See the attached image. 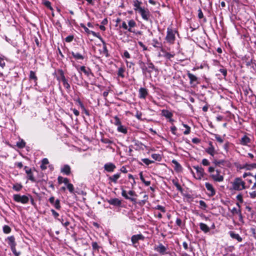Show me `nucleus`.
Wrapping results in <instances>:
<instances>
[{
    "label": "nucleus",
    "instance_id": "49",
    "mask_svg": "<svg viewBox=\"0 0 256 256\" xmlns=\"http://www.w3.org/2000/svg\"><path fill=\"white\" fill-rule=\"evenodd\" d=\"M200 208L202 210H206L207 208V205L206 204V202L203 200H200Z\"/></svg>",
    "mask_w": 256,
    "mask_h": 256
},
{
    "label": "nucleus",
    "instance_id": "64",
    "mask_svg": "<svg viewBox=\"0 0 256 256\" xmlns=\"http://www.w3.org/2000/svg\"><path fill=\"white\" fill-rule=\"evenodd\" d=\"M250 197L252 198H256V191H252L250 193Z\"/></svg>",
    "mask_w": 256,
    "mask_h": 256
},
{
    "label": "nucleus",
    "instance_id": "59",
    "mask_svg": "<svg viewBox=\"0 0 256 256\" xmlns=\"http://www.w3.org/2000/svg\"><path fill=\"white\" fill-rule=\"evenodd\" d=\"M81 109L82 112L84 113L88 116H90L89 112L86 108L84 106H82Z\"/></svg>",
    "mask_w": 256,
    "mask_h": 256
},
{
    "label": "nucleus",
    "instance_id": "51",
    "mask_svg": "<svg viewBox=\"0 0 256 256\" xmlns=\"http://www.w3.org/2000/svg\"><path fill=\"white\" fill-rule=\"evenodd\" d=\"M92 246L93 250H98L99 248H100V246L98 245V244L96 242H92Z\"/></svg>",
    "mask_w": 256,
    "mask_h": 256
},
{
    "label": "nucleus",
    "instance_id": "11",
    "mask_svg": "<svg viewBox=\"0 0 256 256\" xmlns=\"http://www.w3.org/2000/svg\"><path fill=\"white\" fill-rule=\"evenodd\" d=\"M26 173L27 174L28 178L32 182H36V180L33 176L31 168H28L27 166L24 167Z\"/></svg>",
    "mask_w": 256,
    "mask_h": 256
},
{
    "label": "nucleus",
    "instance_id": "4",
    "mask_svg": "<svg viewBox=\"0 0 256 256\" xmlns=\"http://www.w3.org/2000/svg\"><path fill=\"white\" fill-rule=\"evenodd\" d=\"M212 180L217 182H222L224 180V174H221L220 171L216 170L212 175H210Z\"/></svg>",
    "mask_w": 256,
    "mask_h": 256
},
{
    "label": "nucleus",
    "instance_id": "62",
    "mask_svg": "<svg viewBox=\"0 0 256 256\" xmlns=\"http://www.w3.org/2000/svg\"><path fill=\"white\" fill-rule=\"evenodd\" d=\"M81 26L86 33L90 34V32H91V30L86 28L84 24H81Z\"/></svg>",
    "mask_w": 256,
    "mask_h": 256
},
{
    "label": "nucleus",
    "instance_id": "15",
    "mask_svg": "<svg viewBox=\"0 0 256 256\" xmlns=\"http://www.w3.org/2000/svg\"><path fill=\"white\" fill-rule=\"evenodd\" d=\"M236 205L238 206V208H233L231 210V212L234 215L238 214L240 218L242 219V214L241 213L240 205L238 203H237Z\"/></svg>",
    "mask_w": 256,
    "mask_h": 256
},
{
    "label": "nucleus",
    "instance_id": "2",
    "mask_svg": "<svg viewBox=\"0 0 256 256\" xmlns=\"http://www.w3.org/2000/svg\"><path fill=\"white\" fill-rule=\"evenodd\" d=\"M13 200L17 202H20L22 204H26L29 201V197L26 195L21 196L18 194L13 195Z\"/></svg>",
    "mask_w": 256,
    "mask_h": 256
},
{
    "label": "nucleus",
    "instance_id": "43",
    "mask_svg": "<svg viewBox=\"0 0 256 256\" xmlns=\"http://www.w3.org/2000/svg\"><path fill=\"white\" fill-rule=\"evenodd\" d=\"M58 72L60 76L57 77V80H58V81H60V80L62 81V76H64V71L61 69H59L58 70Z\"/></svg>",
    "mask_w": 256,
    "mask_h": 256
},
{
    "label": "nucleus",
    "instance_id": "5",
    "mask_svg": "<svg viewBox=\"0 0 256 256\" xmlns=\"http://www.w3.org/2000/svg\"><path fill=\"white\" fill-rule=\"evenodd\" d=\"M194 168L196 170V172L194 174V178L198 180H201L204 176V170L198 166H194Z\"/></svg>",
    "mask_w": 256,
    "mask_h": 256
},
{
    "label": "nucleus",
    "instance_id": "7",
    "mask_svg": "<svg viewBox=\"0 0 256 256\" xmlns=\"http://www.w3.org/2000/svg\"><path fill=\"white\" fill-rule=\"evenodd\" d=\"M179 131L181 134L186 135L190 133V128L187 124L182 123L179 125Z\"/></svg>",
    "mask_w": 256,
    "mask_h": 256
},
{
    "label": "nucleus",
    "instance_id": "32",
    "mask_svg": "<svg viewBox=\"0 0 256 256\" xmlns=\"http://www.w3.org/2000/svg\"><path fill=\"white\" fill-rule=\"evenodd\" d=\"M230 236L232 238L236 239L238 242H240L242 241V238L238 234H235L232 232H230Z\"/></svg>",
    "mask_w": 256,
    "mask_h": 256
},
{
    "label": "nucleus",
    "instance_id": "18",
    "mask_svg": "<svg viewBox=\"0 0 256 256\" xmlns=\"http://www.w3.org/2000/svg\"><path fill=\"white\" fill-rule=\"evenodd\" d=\"M108 202L110 205H112L114 206H120L122 204L121 200L118 199V198H111L108 200Z\"/></svg>",
    "mask_w": 256,
    "mask_h": 256
},
{
    "label": "nucleus",
    "instance_id": "41",
    "mask_svg": "<svg viewBox=\"0 0 256 256\" xmlns=\"http://www.w3.org/2000/svg\"><path fill=\"white\" fill-rule=\"evenodd\" d=\"M152 157L153 159L157 161H160L162 160L161 155L158 154H152Z\"/></svg>",
    "mask_w": 256,
    "mask_h": 256
},
{
    "label": "nucleus",
    "instance_id": "6",
    "mask_svg": "<svg viewBox=\"0 0 256 256\" xmlns=\"http://www.w3.org/2000/svg\"><path fill=\"white\" fill-rule=\"evenodd\" d=\"M138 12L140 14L142 18L144 20L148 21L150 20V14L149 10L148 8H140V10H139Z\"/></svg>",
    "mask_w": 256,
    "mask_h": 256
},
{
    "label": "nucleus",
    "instance_id": "17",
    "mask_svg": "<svg viewBox=\"0 0 256 256\" xmlns=\"http://www.w3.org/2000/svg\"><path fill=\"white\" fill-rule=\"evenodd\" d=\"M120 174L117 173L112 176H109L108 178V180L109 181V183L114 182V184H116L118 182V180L120 178Z\"/></svg>",
    "mask_w": 256,
    "mask_h": 256
},
{
    "label": "nucleus",
    "instance_id": "33",
    "mask_svg": "<svg viewBox=\"0 0 256 256\" xmlns=\"http://www.w3.org/2000/svg\"><path fill=\"white\" fill-rule=\"evenodd\" d=\"M200 229L203 231L204 232H208L210 231V228H208V226L205 224L204 223H200Z\"/></svg>",
    "mask_w": 256,
    "mask_h": 256
},
{
    "label": "nucleus",
    "instance_id": "22",
    "mask_svg": "<svg viewBox=\"0 0 256 256\" xmlns=\"http://www.w3.org/2000/svg\"><path fill=\"white\" fill-rule=\"evenodd\" d=\"M138 63L142 71L143 74H145L146 72L149 73L152 72L151 70H148V68L146 66L144 62L140 60L138 61Z\"/></svg>",
    "mask_w": 256,
    "mask_h": 256
},
{
    "label": "nucleus",
    "instance_id": "39",
    "mask_svg": "<svg viewBox=\"0 0 256 256\" xmlns=\"http://www.w3.org/2000/svg\"><path fill=\"white\" fill-rule=\"evenodd\" d=\"M22 188V186L20 184H16L13 185L12 189L16 192L20 191Z\"/></svg>",
    "mask_w": 256,
    "mask_h": 256
},
{
    "label": "nucleus",
    "instance_id": "12",
    "mask_svg": "<svg viewBox=\"0 0 256 256\" xmlns=\"http://www.w3.org/2000/svg\"><path fill=\"white\" fill-rule=\"evenodd\" d=\"M104 168L108 172H112L116 168V166L112 162H108L104 165Z\"/></svg>",
    "mask_w": 256,
    "mask_h": 256
},
{
    "label": "nucleus",
    "instance_id": "45",
    "mask_svg": "<svg viewBox=\"0 0 256 256\" xmlns=\"http://www.w3.org/2000/svg\"><path fill=\"white\" fill-rule=\"evenodd\" d=\"M114 122H113L114 124L116 126H118L120 124H122V122L120 120V118H118V116H115L114 118Z\"/></svg>",
    "mask_w": 256,
    "mask_h": 256
},
{
    "label": "nucleus",
    "instance_id": "30",
    "mask_svg": "<svg viewBox=\"0 0 256 256\" xmlns=\"http://www.w3.org/2000/svg\"><path fill=\"white\" fill-rule=\"evenodd\" d=\"M162 114L163 116H165L166 118H170V121H174L170 119L171 117L172 116V113L168 110H162Z\"/></svg>",
    "mask_w": 256,
    "mask_h": 256
},
{
    "label": "nucleus",
    "instance_id": "31",
    "mask_svg": "<svg viewBox=\"0 0 256 256\" xmlns=\"http://www.w3.org/2000/svg\"><path fill=\"white\" fill-rule=\"evenodd\" d=\"M128 24L129 28H128V30L129 32H134L132 30V28L136 26V23L134 20H130L128 22Z\"/></svg>",
    "mask_w": 256,
    "mask_h": 256
},
{
    "label": "nucleus",
    "instance_id": "28",
    "mask_svg": "<svg viewBox=\"0 0 256 256\" xmlns=\"http://www.w3.org/2000/svg\"><path fill=\"white\" fill-rule=\"evenodd\" d=\"M250 142V139L246 136H244L240 140V144L244 146H246Z\"/></svg>",
    "mask_w": 256,
    "mask_h": 256
},
{
    "label": "nucleus",
    "instance_id": "40",
    "mask_svg": "<svg viewBox=\"0 0 256 256\" xmlns=\"http://www.w3.org/2000/svg\"><path fill=\"white\" fill-rule=\"evenodd\" d=\"M25 146L26 142L23 140H21L20 141L16 142V146L20 148H24Z\"/></svg>",
    "mask_w": 256,
    "mask_h": 256
},
{
    "label": "nucleus",
    "instance_id": "19",
    "mask_svg": "<svg viewBox=\"0 0 256 256\" xmlns=\"http://www.w3.org/2000/svg\"><path fill=\"white\" fill-rule=\"evenodd\" d=\"M188 76L190 80V83L191 84L195 86L198 84V78L196 76L190 72L188 74Z\"/></svg>",
    "mask_w": 256,
    "mask_h": 256
},
{
    "label": "nucleus",
    "instance_id": "48",
    "mask_svg": "<svg viewBox=\"0 0 256 256\" xmlns=\"http://www.w3.org/2000/svg\"><path fill=\"white\" fill-rule=\"evenodd\" d=\"M100 141L106 144H112L113 142L112 140L106 138H102Z\"/></svg>",
    "mask_w": 256,
    "mask_h": 256
},
{
    "label": "nucleus",
    "instance_id": "10",
    "mask_svg": "<svg viewBox=\"0 0 256 256\" xmlns=\"http://www.w3.org/2000/svg\"><path fill=\"white\" fill-rule=\"evenodd\" d=\"M48 201L56 210L60 208V200L58 199L54 200V196H51L49 198Z\"/></svg>",
    "mask_w": 256,
    "mask_h": 256
},
{
    "label": "nucleus",
    "instance_id": "16",
    "mask_svg": "<svg viewBox=\"0 0 256 256\" xmlns=\"http://www.w3.org/2000/svg\"><path fill=\"white\" fill-rule=\"evenodd\" d=\"M205 186L206 190L208 191V195L214 196L216 194V191L212 185L209 182H206Z\"/></svg>",
    "mask_w": 256,
    "mask_h": 256
},
{
    "label": "nucleus",
    "instance_id": "27",
    "mask_svg": "<svg viewBox=\"0 0 256 256\" xmlns=\"http://www.w3.org/2000/svg\"><path fill=\"white\" fill-rule=\"evenodd\" d=\"M29 79L30 80H33L35 83V85L37 84L38 78L36 76V73L32 70H30V72Z\"/></svg>",
    "mask_w": 256,
    "mask_h": 256
},
{
    "label": "nucleus",
    "instance_id": "23",
    "mask_svg": "<svg viewBox=\"0 0 256 256\" xmlns=\"http://www.w3.org/2000/svg\"><path fill=\"white\" fill-rule=\"evenodd\" d=\"M148 92L146 88H141L139 89V97L141 98H145Z\"/></svg>",
    "mask_w": 256,
    "mask_h": 256
},
{
    "label": "nucleus",
    "instance_id": "1",
    "mask_svg": "<svg viewBox=\"0 0 256 256\" xmlns=\"http://www.w3.org/2000/svg\"><path fill=\"white\" fill-rule=\"evenodd\" d=\"M233 190L240 191L246 188L245 182L240 178H236L231 182Z\"/></svg>",
    "mask_w": 256,
    "mask_h": 256
},
{
    "label": "nucleus",
    "instance_id": "47",
    "mask_svg": "<svg viewBox=\"0 0 256 256\" xmlns=\"http://www.w3.org/2000/svg\"><path fill=\"white\" fill-rule=\"evenodd\" d=\"M142 161L146 166H148L149 164L154 162L153 160H151L146 158L142 159Z\"/></svg>",
    "mask_w": 256,
    "mask_h": 256
},
{
    "label": "nucleus",
    "instance_id": "55",
    "mask_svg": "<svg viewBox=\"0 0 256 256\" xmlns=\"http://www.w3.org/2000/svg\"><path fill=\"white\" fill-rule=\"evenodd\" d=\"M52 216L55 218H58V216H59L58 213L55 210L52 209L50 210Z\"/></svg>",
    "mask_w": 256,
    "mask_h": 256
},
{
    "label": "nucleus",
    "instance_id": "63",
    "mask_svg": "<svg viewBox=\"0 0 256 256\" xmlns=\"http://www.w3.org/2000/svg\"><path fill=\"white\" fill-rule=\"evenodd\" d=\"M76 102L78 104V106L80 107V108L84 106L80 98H78L77 100H76Z\"/></svg>",
    "mask_w": 256,
    "mask_h": 256
},
{
    "label": "nucleus",
    "instance_id": "8",
    "mask_svg": "<svg viewBox=\"0 0 256 256\" xmlns=\"http://www.w3.org/2000/svg\"><path fill=\"white\" fill-rule=\"evenodd\" d=\"M83 52L72 51L70 53L72 54L73 58L76 60H83L84 58V48H82Z\"/></svg>",
    "mask_w": 256,
    "mask_h": 256
},
{
    "label": "nucleus",
    "instance_id": "42",
    "mask_svg": "<svg viewBox=\"0 0 256 256\" xmlns=\"http://www.w3.org/2000/svg\"><path fill=\"white\" fill-rule=\"evenodd\" d=\"M3 232L4 234H8L11 232V228L8 225H4L2 228Z\"/></svg>",
    "mask_w": 256,
    "mask_h": 256
},
{
    "label": "nucleus",
    "instance_id": "26",
    "mask_svg": "<svg viewBox=\"0 0 256 256\" xmlns=\"http://www.w3.org/2000/svg\"><path fill=\"white\" fill-rule=\"evenodd\" d=\"M100 38L101 40V41L102 43V45H103L102 52L105 55V56L108 58L109 56V54L108 52V50L106 48V42L102 40V38Z\"/></svg>",
    "mask_w": 256,
    "mask_h": 256
},
{
    "label": "nucleus",
    "instance_id": "50",
    "mask_svg": "<svg viewBox=\"0 0 256 256\" xmlns=\"http://www.w3.org/2000/svg\"><path fill=\"white\" fill-rule=\"evenodd\" d=\"M67 188L70 193L73 194L74 192V187L72 184H69L67 186Z\"/></svg>",
    "mask_w": 256,
    "mask_h": 256
},
{
    "label": "nucleus",
    "instance_id": "14",
    "mask_svg": "<svg viewBox=\"0 0 256 256\" xmlns=\"http://www.w3.org/2000/svg\"><path fill=\"white\" fill-rule=\"evenodd\" d=\"M144 236L142 234L133 235L131 238V241L133 244H136L139 240H144Z\"/></svg>",
    "mask_w": 256,
    "mask_h": 256
},
{
    "label": "nucleus",
    "instance_id": "44",
    "mask_svg": "<svg viewBox=\"0 0 256 256\" xmlns=\"http://www.w3.org/2000/svg\"><path fill=\"white\" fill-rule=\"evenodd\" d=\"M152 44L153 46L155 48H160L162 46V44L159 42L158 40L155 39L152 40Z\"/></svg>",
    "mask_w": 256,
    "mask_h": 256
},
{
    "label": "nucleus",
    "instance_id": "46",
    "mask_svg": "<svg viewBox=\"0 0 256 256\" xmlns=\"http://www.w3.org/2000/svg\"><path fill=\"white\" fill-rule=\"evenodd\" d=\"M16 246H11L10 248L11 250L12 251V253L14 254L15 256H19L20 254V252H18L16 251Z\"/></svg>",
    "mask_w": 256,
    "mask_h": 256
},
{
    "label": "nucleus",
    "instance_id": "52",
    "mask_svg": "<svg viewBox=\"0 0 256 256\" xmlns=\"http://www.w3.org/2000/svg\"><path fill=\"white\" fill-rule=\"evenodd\" d=\"M155 209L160 210V212H166L164 207L163 206H160V205L156 206L155 207Z\"/></svg>",
    "mask_w": 256,
    "mask_h": 256
},
{
    "label": "nucleus",
    "instance_id": "60",
    "mask_svg": "<svg viewBox=\"0 0 256 256\" xmlns=\"http://www.w3.org/2000/svg\"><path fill=\"white\" fill-rule=\"evenodd\" d=\"M198 17L199 18H204V14L200 8L198 10Z\"/></svg>",
    "mask_w": 256,
    "mask_h": 256
},
{
    "label": "nucleus",
    "instance_id": "25",
    "mask_svg": "<svg viewBox=\"0 0 256 256\" xmlns=\"http://www.w3.org/2000/svg\"><path fill=\"white\" fill-rule=\"evenodd\" d=\"M142 4L141 2H140L138 0H134V10L136 12H138L140 10V8H142L140 6V4Z\"/></svg>",
    "mask_w": 256,
    "mask_h": 256
},
{
    "label": "nucleus",
    "instance_id": "29",
    "mask_svg": "<svg viewBox=\"0 0 256 256\" xmlns=\"http://www.w3.org/2000/svg\"><path fill=\"white\" fill-rule=\"evenodd\" d=\"M209 147L207 148L206 151L210 155L213 156L215 154V150L214 147L212 146L211 142L209 143Z\"/></svg>",
    "mask_w": 256,
    "mask_h": 256
},
{
    "label": "nucleus",
    "instance_id": "9",
    "mask_svg": "<svg viewBox=\"0 0 256 256\" xmlns=\"http://www.w3.org/2000/svg\"><path fill=\"white\" fill-rule=\"evenodd\" d=\"M154 250L162 255H164L168 253L166 252L167 249L166 247L162 244H160L158 245H156L154 246Z\"/></svg>",
    "mask_w": 256,
    "mask_h": 256
},
{
    "label": "nucleus",
    "instance_id": "58",
    "mask_svg": "<svg viewBox=\"0 0 256 256\" xmlns=\"http://www.w3.org/2000/svg\"><path fill=\"white\" fill-rule=\"evenodd\" d=\"M138 44L139 46L142 48L144 50H148L147 47L142 42H138Z\"/></svg>",
    "mask_w": 256,
    "mask_h": 256
},
{
    "label": "nucleus",
    "instance_id": "24",
    "mask_svg": "<svg viewBox=\"0 0 256 256\" xmlns=\"http://www.w3.org/2000/svg\"><path fill=\"white\" fill-rule=\"evenodd\" d=\"M62 84L65 88L67 92H69L70 90V86L69 83L68 82V80L66 79L64 76H62Z\"/></svg>",
    "mask_w": 256,
    "mask_h": 256
},
{
    "label": "nucleus",
    "instance_id": "54",
    "mask_svg": "<svg viewBox=\"0 0 256 256\" xmlns=\"http://www.w3.org/2000/svg\"><path fill=\"white\" fill-rule=\"evenodd\" d=\"M74 36L72 35H70L66 38L65 40L67 42H70L74 40Z\"/></svg>",
    "mask_w": 256,
    "mask_h": 256
},
{
    "label": "nucleus",
    "instance_id": "35",
    "mask_svg": "<svg viewBox=\"0 0 256 256\" xmlns=\"http://www.w3.org/2000/svg\"><path fill=\"white\" fill-rule=\"evenodd\" d=\"M117 130L118 132L126 134L128 132L127 128L122 126V124L118 126Z\"/></svg>",
    "mask_w": 256,
    "mask_h": 256
},
{
    "label": "nucleus",
    "instance_id": "57",
    "mask_svg": "<svg viewBox=\"0 0 256 256\" xmlns=\"http://www.w3.org/2000/svg\"><path fill=\"white\" fill-rule=\"evenodd\" d=\"M5 66L6 63L4 62V59L0 57V66H1L2 68H4Z\"/></svg>",
    "mask_w": 256,
    "mask_h": 256
},
{
    "label": "nucleus",
    "instance_id": "3",
    "mask_svg": "<svg viewBox=\"0 0 256 256\" xmlns=\"http://www.w3.org/2000/svg\"><path fill=\"white\" fill-rule=\"evenodd\" d=\"M176 31L168 27L167 28V34L166 36V40L167 42L170 44H174L175 40V33Z\"/></svg>",
    "mask_w": 256,
    "mask_h": 256
},
{
    "label": "nucleus",
    "instance_id": "20",
    "mask_svg": "<svg viewBox=\"0 0 256 256\" xmlns=\"http://www.w3.org/2000/svg\"><path fill=\"white\" fill-rule=\"evenodd\" d=\"M6 240L8 241V244L10 247L16 246L15 238L13 236H8Z\"/></svg>",
    "mask_w": 256,
    "mask_h": 256
},
{
    "label": "nucleus",
    "instance_id": "36",
    "mask_svg": "<svg viewBox=\"0 0 256 256\" xmlns=\"http://www.w3.org/2000/svg\"><path fill=\"white\" fill-rule=\"evenodd\" d=\"M125 72V68L124 66L120 68L118 71V76L119 77L124 78V72Z\"/></svg>",
    "mask_w": 256,
    "mask_h": 256
},
{
    "label": "nucleus",
    "instance_id": "56",
    "mask_svg": "<svg viewBox=\"0 0 256 256\" xmlns=\"http://www.w3.org/2000/svg\"><path fill=\"white\" fill-rule=\"evenodd\" d=\"M174 54H171L168 53V52H166L165 54V57L166 58L169 59V60H170L171 58H174Z\"/></svg>",
    "mask_w": 256,
    "mask_h": 256
},
{
    "label": "nucleus",
    "instance_id": "37",
    "mask_svg": "<svg viewBox=\"0 0 256 256\" xmlns=\"http://www.w3.org/2000/svg\"><path fill=\"white\" fill-rule=\"evenodd\" d=\"M140 178V180L142 181L143 183L146 186H149L150 184V182L148 180H146L143 176L142 172H141L139 174Z\"/></svg>",
    "mask_w": 256,
    "mask_h": 256
},
{
    "label": "nucleus",
    "instance_id": "21",
    "mask_svg": "<svg viewBox=\"0 0 256 256\" xmlns=\"http://www.w3.org/2000/svg\"><path fill=\"white\" fill-rule=\"evenodd\" d=\"M61 172L68 176L70 174V167L68 164H64L61 168Z\"/></svg>",
    "mask_w": 256,
    "mask_h": 256
},
{
    "label": "nucleus",
    "instance_id": "34",
    "mask_svg": "<svg viewBox=\"0 0 256 256\" xmlns=\"http://www.w3.org/2000/svg\"><path fill=\"white\" fill-rule=\"evenodd\" d=\"M49 163L48 160L46 158H44L42 160V164L40 165V168L42 170L46 169V165Z\"/></svg>",
    "mask_w": 256,
    "mask_h": 256
},
{
    "label": "nucleus",
    "instance_id": "61",
    "mask_svg": "<svg viewBox=\"0 0 256 256\" xmlns=\"http://www.w3.org/2000/svg\"><path fill=\"white\" fill-rule=\"evenodd\" d=\"M215 138L216 140L219 142L220 143H222L224 142L223 139L220 136L218 135H216Z\"/></svg>",
    "mask_w": 256,
    "mask_h": 256
},
{
    "label": "nucleus",
    "instance_id": "13",
    "mask_svg": "<svg viewBox=\"0 0 256 256\" xmlns=\"http://www.w3.org/2000/svg\"><path fill=\"white\" fill-rule=\"evenodd\" d=\"M79 71L82 72L87 76H94V74L92 72L91 70L89 68H86L85 66H80L79 68Z\"/></svg>",
    "mask_w": 256,
    "mask_h": 256
},
{
    "label": "nucleus",
    "instance_id": "53",
    "mask_svg": "<svg viewBox=\"0 0 256 256\" xmlns=\"http://www.w3.org/2000/svg\"><path fill=\"white\" fill-rule=\"evenodd\" d=\"M122 56V58H130V54L127 50H124Z\"/></svg>",
    "mask_w": 256,
    "mask_h": 256
},
{
    "label": "nucleus",
    "instance_id": "38",
    "mask_svg": "<svg viewBox=\"0 0 256 256\" xmlns=\"http://www.w3.org/2000/svg\"><path fill=\"white\" fill-rule=\"evenodd\" d=\"M122 196H124L126 199V200H130L132 202H135L136 200L134 198H130L129 197L127 194L125 190H122Z\"/></svg>",
    "mask_w": 256,
    "mask_h": 256
}]
</instances>
